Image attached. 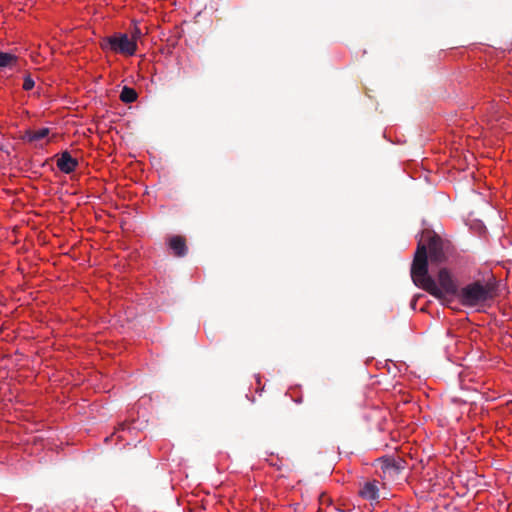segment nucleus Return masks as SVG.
I'll return each instance as SVG.
<instances>
[{"instance_id":"nucleus-1","label":"nucleus","mask_w":512,"mask_h":512,"mask_svg":"<svg viewBox=\"0 0 512 512\" xmlns=\"http://www.w3.org/2000/svg\"><path fill=\"white\" fill-rule=\"evenodd\" d=\"M411 278L417 287L444 303L451 302L459 291L456 280L449 269L441 268L434 280L429 275L428 269L425 268L423 260H417L415 272L412 273Z\"/></svg>"},{"instance_id":"nucleus-2","label":"nucleus","mask_w":512,"mask_h":512,"mask_svg":"<svg viewBox=\"0 0 512 512\" xmlns=\"http://www.w3.org/2000/svg\"><path fill=\"white\" fill-rule=\"evenodd\" d=\"M454 246L447 240H443L432 230H424L418 241L414 259L411 265V274L415 272L417 260H423L428 269V259L432 264H442L453 257Z\"/></svg>"},{"instance_id":"nucleus-3","label":"nucleus","mask_w":512,"mask_h":512,"mask_svg":"<svg viewBox=\"0 0 512 512\" xmlns=\"http://www.w3.org/2000/svg\"><path fill=\"white\" fill-rule=\"evenodd\" d=\"M497 295V285L494 281H475L458 291L457 296L464 306L476 307L494 299Z\"/></svg>"},{"instance_id":"nucleus-4","label":"nucleus","mask_w":512,"mask_h":512,"mask_svg":"<svg viewBox=\"0 0 512 512\" xmlns=\"http://www.w3.org/2000/svg\"><path fill=\"white\" fill-rule=\"evenodd\" d=\"M138 37L126 33H114L100 42L101 49L106 53L120 54L124 57L134 56L138 49Z\"/></svg>"},{"instance_id":"nucleus-5","label":"nucleus","mask_w":512,"mask_h":512,"mask_svg":"<svg viewBox=\"0 0 512 512\" xmlns=\"http://www.w3.org/2000/svg\"><path fill=\"white\" fill-rule=\"evenodd\" d=\"M401 460L392 457H382L377 460V473L383 479L394 478L402 468Z\"/></svg>"},{"instance_id":"nucleus-6","label":"nucleus","mask_w":512,"mask_h":512,"mask_svg":"<svg viewBox=\"0 0 512 512\" xmlns=\"http://www.w3.org/2000/svg\"><path fill=\"white\" fill-rule=\"evenodd\" d=\"M77 164V160L68 151L62 152L57 159L58 169L66 174L73 172Z\"/></svg>"},{"instance_id":"nucleus-7","label":"nucleus","mask_w":512,"mask_h":512,"mask_svg":"<svg viewBox=\"0 0 512 512\" xmlns=\"http://www.w3.org/2000/svg\"><path fill=\"white\" fill-rule=\"evenodd\" d=\"M168 246L177 257H182L187 252L186 239L181 235L171 236L168 239Z\"/></svg>"},{"instance_id":"nucleus-8","label":"nucleus","mask_w":512,"mask_h":512,"mask_svg":"<svg viewBox=\"0 0 512 512\" xmlns=\"http://www.w3.org/2000/svg\"><path fill=\"white\" fill-rule=\"evenodd\" d=\"M378 482L376 480L366 481L359 490V496L365 500L375 501L378 499Z\"/></svg>"},{"instance_id":"nucleus-9","label":"nucleus","mask_w":512,"mask_h":512,"mask_svg":"<svg viewBox=\"0 0 512 512\" xmlns=\"http://www.w3.org/2000/svg\"><path fill=\"white\" fill-rule=\"evenodd\" d=\"M50 133L49 128H41L37 131L27 130L22 136V140L28 143L38 142L45 137H47Z\"/></svg>"},{"instance_id":"nucleus-10","label":"nucleus","mask_w":512,"mask_h":512,"mask_svg":"<svg viewBox=\"0 0 512 512\" xmlns=\"http://www.w3.org/2000/svg\"><path fill=\"white\" fill-rule=\"evenodd\" d=\"M18 64V57L7 52H0V69L15 68Z\"/></svg>"},{"instance_id":"nucleus-11","label":"nucleus","mask_w":512,"mask_h":512,"mask_svg":"<svg viewBox=\"0 0 512 512\" xmlns=\"http://www.w3.org/2000/svg\"><path fill=\"white\" fill-rule=\"evenodd\" d=\"M120 99L124 103H132L137 99V93L133 88L125 86L121 91Z\"/></svg>"},{"instance_id":"nucleus-12","label":"nucleus","mask_w":512,"mask_h":512,"mask_svg":"<svg viewBox=\"0 0 512 512\" xmlns=\"http://www.w3.org/2000/svg\"><path fill=\"white\" fill-rule=\"evenodd\" d=\"M332 500L329 495L322 493L319 497V508L318 512H327V509L331 506Z\"/></svg>"},{"instance_id":"nucleus-13","label":"nucleus","mask_w":512,"mask_h":512,"mask_svg":"<svg viewBox=\"0 0 512 512\" xmlns=\"http://www.w3.org/2000/svg\"><path fill=\"white\" fill-rule=\"evenodd\" d=\"M34 85H35L34 80L31 78L30 75H27L24 78L23 89L26 91H29L34 87Z\"/></svg>"},{"instance_id":"nucleus-14","label":"nucleus","mask_w":512,"mask_h":512,"mask_svg":"<svg viewBox=\"0 0 512 512\" xmlns=\"http://www.w3.org/2000/svg\"><path fill=\"white\" fill-rule=\"evenodd\" d=\"M255 381H256V390L257 391H262L264 389V386L262 385L261 383V377L259 375H256L255 376Z\"/></svg>"}]
</instances>
